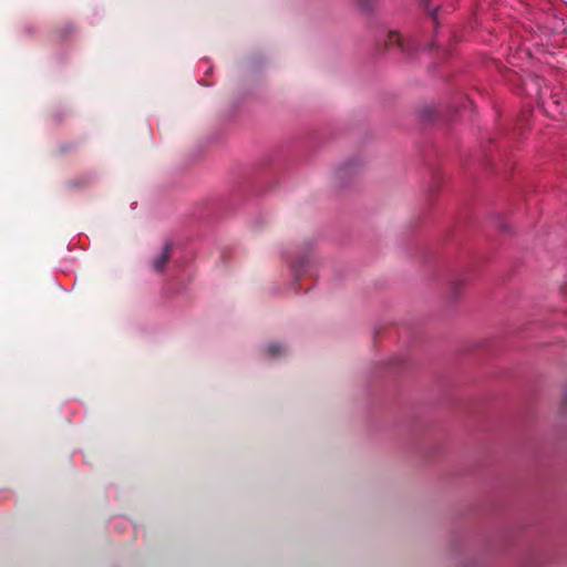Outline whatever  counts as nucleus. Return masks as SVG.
Returning <instances> with one entry per match:
<instances>
[{
    "mask_svg": "<svg viewBox=\"0 0 567 567\" xmlns=\"http://www.w3.org/2000/svg\"><path fill=\"white\" fill-rule=\"evenodd\" d=\"M169 259V248L164 247L163 250L154 258L153 267L155 270L161 271Z\"/></svg>",
    "mask_w": 567,
    "mask_h": 567,
    "instance_id": "f257e3e1",
    "label": "nucleus"
},
{
    "mask_svg": "<svg viewBox=\"0 0 567 567\" xmlns=\"http://www.w3.org/2000/svg\"><path fill=\"white\" fill-rule=\"evenodd\" d=\"M267 351L271 355H276V354H279V353L284 352L285 348L280 343H271V344L268 346Z\"/></svg>",
    "mask_w": 567,
    "mask_h": 567,
    "instance_id": "f03ea898",
    "label": "nucleus"
},
{
    "mask_svg": "<svg viewBox=\"0 0 567 567\" xmlns=\"http://www.w3.org/2000/svg\"><path fill=\"white\" fill-rule=\"evenodd\" d=\"M389 39L392 43H396L399 45H401V35L396 32H391L389 34Z\"/></svg>",
    "mask_w": 567,
    "mask_h": 567,
    "instance_id": "7ed1b4c3",
    "label": "nucleus"
}]
</instances>
